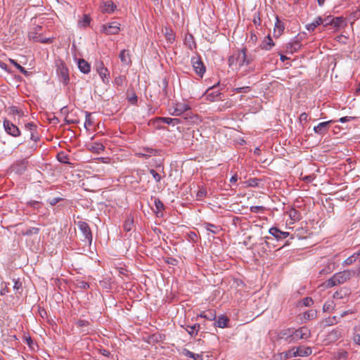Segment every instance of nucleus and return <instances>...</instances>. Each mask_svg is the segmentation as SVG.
I'll return each instance as SVG.
<instances>
[{
    "label": "nucleus",
    "mask_w": 360,
    "mask_h": 360,
    "mask_svg": "<svg viewBox=\"0 0 360 360\" xmlns=\"http://www.w3.org/2000/svg\"><path fill=\"white\" fill-rule=\"evenodd\" d=\"M76 324H77V327L82 328V327L86 326L89 324V322L85 320H79V321H77Z\"/></svg>",
    "instance_id": "62"
},
{
    "label": "nucleus",
    "mask_w": 360,
    "mask_h": 360,
    "mask_svg": "<svg viewBox=\"0 0 360 360\" xmlns=\"http://www.w3.org/2000/svg\"><path fill=\"white\" fill-rule=\"evenodd\" d=\"M199 329V325L195 324L193 326L191 327V330L188 331L191 335H197V332Z\"/></svg>",
    "instance_id": "58"
},
{
    "label": "nucleus",
    "mask_w": 360,
    "mask_h": 360,
    "mask_svg": "<svg viewBox=\"0 0 360 360\" xmlns=\"http://www.w3.org/2000/svg\"><path fill=\"white\" fill-rule=\"evenodd\" d=\"M4 128L6 132L13 136V137H18L20 135V131L19 128L14 124H13L11 121H9L7 119H5L4 120Z\"/></svg>",
    "instance_id": "8"
},
{
    "label": "nucleus",
    "mask_w": 360,
    "mask_h": 360,
    "mask_svg": "<svg viewBox=\"0 0 360 360\" xmlns=\"http://www.w3.org/2000/svg\"><path fill=\"white\" fill-rule=\"evenodd\" d=\"M33 39L35 41H39V42H41V43H43V44H49V43H51L52 41L50 38H41L40 36H33L32 37Z\"/></svg>",
    "instance_id": "45"
},
{
    "label": "nucleus",
    "mask_w": 360,
    "mask_h": 360,
    "mask_svg": "<svg viewBox=\"0 0 360 360\" xmlns=\"http://www.w3.org/2000/svg\"><path fill=\"white\" fill-rule=\"evenodd\" d=\"M359 257H360V250L359 251H357L356 252L354 253L352 255L347 257L344 261V264L345 265H351L354 262H356V259Z\"/></svg>",
    "instance_id": "31"
},
{
    "label": "nucleus",
    "mask_w": 360,
    "mask_h": 360,
    "mask_svg": "<svg viewBox=\"0 0 360 360\" xmlns=\"http://www.w3.org/2000/svg\"><path fill=\"white\" fill-rule=\"evenodd\" d=\"M150 173L153 175L156 182H160L162 177L161 176L153 169L150 170Z\"/></svg>",
    "instance_id": "52"
},
{
    "label": "nucleus",
    "mask_w": 360,
    "mask_h": 360,
    "mask_svg": "<svg viewBox=\"0 0 360 360\" xmlns=\"http://www.w3.org/2000/svg\"><path fill=\"white\" fill-rule=\"evenodd\" d=\"M190 110V106L184 103L172 102L168 106V111L173 116H180Z\"/></svg>",
    "instance_id": "5"
},
{
    "label": "nucleus",
    "mask_w": 360,
    "mask_h": 360,
    "mask_svg": "<svg viewBox=\"0 0 360 360\" xmlns=\"http://www.w3.org/2000/svg\"><path fill=\"white\" fill-rule=\"evenodd\" d=\"M75 224L82 234L83 238L81 240L90 245L92 243L93 236L89 225L83 221H75Z\"/></svg>",
    "instance_id": "4"
},
{
    "label": "nucleus",
    "mask_w": 360,
    "mask_h": 360,
    "mask_svg": "<svg viewBox=\"0 0 360 360\" xmlns=\"http://www.w3.org/2000/svg\"><path fill=\"white\" fill-rule=\"evenodd\" d=\"M101 10L102 13H112V3L111 1L104 3L101 6Z\"/></svg>",
    "instance_id": "38"
},
{
    "label": "nucleus",
    "mask_w": 360,
    "mask_h": 360,
    "mask_svg": "<svg viewBox=\"0 0 360 360\" xmlns=\"http://www.w3.org/2000/svg\"><path fill=\"white\" fill-rule=\"evenodd\" d=\"M160 120L165 124L171 125H176L181 123L179 118H171V117H161Z\"/></svg>",
    "instance_id": "34"
},
{
    "label": "nucleus",
    "mask_w": 360,
    "mask_h": 360,
    "mask_svg": "<svg viewBox=\"0 0 360 360\" xmlns=\"http://www.w3.org/2000/svg\"><path fill=\"white\" fill-rule=\"evenodd\" d=\"M200 316L210 321H214L217 318L215 311L212 309L201 312Z\"/></svg>",
    "instance_id": "18"
},
{
    "label": "nucleus",
    "mask_w": 360,
    "mask_h": 360,
    "mask_svg": "<svg viewBox=\"0 0 360 360\" xmlns=\"http://www.w3.org/2000/svg\"><path fill=\"white\" fill-rule=\"evenodd\" d=\"M276 27L278 30L279 34L284 30V26L278 20H277V22L276 23Z\"/></svg>",
    "instance_id": "64"
},
{
    "label": "nucleus",
    "mask_w": 360,
    "mask_h": 360,
    "mask_svg": "<svg viewBox=\"0 0 360 360\" xmlns=\"http://www.w3.org/2000/svg\"><path fill=\"white\" fill-rule=\"evenodd\" d=\"M114 269L116 270V271L118 273V276L120 277H122V275H126V273L127 272V270L122 266H116L114 267Z\"/></svg>",
    "instance_id": "49"
},
{
    "label": "nucleus",
    "mask_w": 360,
    "mask_h": 360,
    "mask_svg": "<svg viewBox=\"0 0 360 360\" xmlns=\"http://www.w3.org/2000/svg\"><path fill=\"white\" fill-rule=\"evenodd\" d=\"M29 162L26 159L19 160L15 162L11 166V169L12 172L17 174H22L27 168Z\"/></svg>",
    "instance_id": "7"
},
{
    "label": "nucleus",
    "mask_w": 360,
    "mask_h": 360,
    "mask_svg": "<svg viewBox=\"0 0 360 360\" xmlns=\"http://www.w3.org/2000/svg\"><path fill=\"white\" fill-rule=\"evenodd\" d=\"M302 303L305 307H309L313 304V300L311 297H307L302 299Z\"/></svg>",
    "instance_id": "50"
},
{
    "label": "nucleus",
    "mask_w": 360,
    "mask_h": 360,
    "mask_svg": "<svg viewBox=\"0 0 360 360\" xmlns=\"http://www.w3.org/2000/svg\"><path fill=\"white\" fill-rule=\"evenodd\" d=\"M248 186H251V187H256L258 186V179H250L248 181Z\"/></svg>",
    "instance_id": "57"
},
{
    "label": "nucleus",
    "mask_w": 360,
    "mask_h": 360,
    "mask_svg": "<svg viewBox=\"0 0 360 360\" xmlns=\"http://www.w3.org/2000/svg\"><path fill=\"white\" fill-rule=\"evenodd\" d=\"M229 321V319L227 316L221 315L218 317L217 319H215L214 321L213 324L215 326L219 327V328H224L227 326L228 323Z\"/></svg>",
    "instance_id": "16"
},
{
    "label": "nucleus",
    "mask_w": 360,
    "mask_h": 360,
    "mask_svg": "<svg viewBox=\"0 0 360 360\" xmlns=\"http://www.w3.org/2000/svg\"><path fill=\"white\" fill-rule=\"evenodd\" d=\"M40 231V229L37 227H30L26 230L24 233V235L26 236H32L33 234H38Z\"/></svg>",
    "instance_id": "44"
},
{
    "label": "nucleus",
    "mask_w": 360,
    "mask_h": 360,
    "mask_svg": "<svg viewBox=\"0 0 360 360\" xmlns=\"http://www.w3.org/2000/svg\"><path fill=\"white\" fill-rule=\"evenodd\" d=\"M10 112L13 115H20L21 113V110L15 106H12L10 108Z\"/></svg>",
    "instance_id": "61"
},
{
    "label": "nucleus",
    "mask_w": 360,
    "mask_h": 360,
    "mask_svg": "<svg viewBox=\"0 0 360 360\" xmlns=\"http://www.w3.org/2000/svg\"><path fill=\"white\" fill-rule=\"evenodd\" d=\"M301 39H302V37L300 35H297L292 42L287 44V46H286L287 51L292 53L296 52L298 50H300L302 46Z\"/></svg>",
    "instance_id": "9"
},
{
    "label": "nucleus",
    "mask_w": 360,
    "mask_h": 360,
    "mask_svg": "<svg viewBox=\"0 0 360 360\" xmlns=\"http://www.w3.org/2000/svg\"><path fill=\"white\" fill-rule=\"evenodd\" d=\"M333 17L331 15H328L327 17L323 18V27H326L328 25L332 26V19Z\"/></svg>",
    "instance_id": "51"
},
{
    "label": "nucleus",
    "mask_w": 360,
    "mask_h": 360,
    "mask_svg": "<svg viewBox=\"0 0 360 360\" xmlns=\"http://www.w3.org/2000/svg\"><path fill=\"white\" fill-rule=\"evenodd\" d=\"M119 58L122 63L124 65H129L131 63L129 52L128 50H122L121 51Z\"/></svg>",
    "instance_id": "20"
},
{
    "label": "nucleus",
    "mask_w": 360,
    "mask_h": 360,
    "mask_svg": "<svg viewBox=\"0 0 360 360\" xmlns=\"http://www.w3.org/2000/svg\"><path fill=\"white\" fill-rule=\"evenodd\" d=\"M191 63L195 73L200 77H202L205 72V66L201 58L199 56H193L191 58Z\"/></svg>",
    "instance_id": "6"
},
{
    "label": "nucleus",
    "mask_w": 360,
    "mask_h": 360,
    "mask_svg": "<svg viewBox=\"0 0 360 360\" xmlns=\"http://www.w3.org/2000/svg\"><path fill=\"white\" fill-rule=\"evenodd\" d=\"M250 212L253 213H259L264 212L265 210V207L263 206H252L250 208Z\"/></svg>",
    "instance_id": "47"
},
{
    "label": "nucleus",
    "mask_w": 360,
    "mask_h": 360,
    "mask_svg": "<svg viewBox=\"0 0 360 360\" xmlns=\"http://www.w3.org/2000/svg\"><path fill=\"white\" fill-rule=\"evenodd\" d=\"M127 100L130 103L133 105L137 103L138 97L133 89H131V91H129V89L127 90Z\"/></svg>",
    "instance_id": "35"
},
{
    "label": "nucleus",
    "mask_w": 360,
    "mask_h": 360,
    "mask_svg": "<svg viewBox=\"0 0 360 360\" xmlns=\"http://www.w3.org/2000/svg\"><path fill=\"white\" fill-rule=\"evenodd\" d=\"M308 115L306 112H303L300 115L299 120L300 122H306L307 121Z\"/></svg>",
    "instance_id": "63"
},
{
    "label": "nucleus",
    "mask_w": 360,
    "mask_h": 360,
    "mask_svg": "<svg viewBox=\"0 0 360 360\" xmlns=\"http://www.w3.org/2000/svg\"><path fill=\"white\" fill-rule=\"evenodd\" d=\"M207 195V191L205 188H200L197 193V198L198 200L205 197Z\"/></svg>",
    "instance_id": "55"
},
{
    "label": "nucleus",
    "mask_w": 360,
    "mask_h": 360,
    "mask_svg": "<svg viewBox=\"0 0 360 360\" xmlns=\"http://www.w3.org/2000/svg\"><path fill=\"white\" fill-rule=\"evenodd\" d=\"M355 119V117H351V116H345L340 118L338 120L341 123H345L346 122H349Z\"/></svg>",
    "instance_id": "60"
},
{
    "label": "nucleus",
    "mask_w": 360,
    "mask_h": 360,
    "mask_svg": "<svg viewBox=\"0 0 360 360\" xmlns=\"http://www.w3.org/2000/svg\"><path fill=\"white\" fill-rule=\"evenodd\" d=\"M236 59H237V54H233L229 57L228 63H229V67L233 68V66H236L237 65H238V60H236Z\"/></svg>",
    "instance_id": "41"
},
{
    "label": "nucleus",
    "mask_w": 360,
    "mask_h": 360,
    "mask_svg": "<svg viewBox=\"0 0 360 360\" xmlns=\"http://www.w3.org/2000/svg\"><path fill=\"white\" fill-rule=\"evenodd\" d=\"M203 226L207 231H210L214 234L218 233L221 230L219 226H215L214 224L210 223H205Z\"/></svg>",
    "instance_id": "32"
},
{
    "label": "nucleus",
    "mask_w": 360,
    "mask_h": 360,
    "mask_svg": "<svg viewBox=\"0 0 360 360\" xmlns=\"http://www.w3.org/2000/svg\"><path fill=\"white\" fill-rule=\"evenodd\" d=\"M184 44L190 50H193V49H195L196 47V44L194 40V37L191 34H189V33H187L185 35Z\"/></svg>",
    "instance_id": "13"
},
{
    "label": "nucleus",
    "mask_w": 360,
    "mask_h": 360,
    "mask_svg": "<svg viewBox=\"0 0 360 360\" xmlns=\"http://www.w3.org/2000/svg\"><path fill=\"white\" fill-rule=\"evenodd\" d=\"M36 339H22L23 343L27 345L30 349L36 352L39 349V345L35 341Z\"/></svg>",
    "instance_id": "21"
},
{
    "label": "nucleus",
    "mask_w": 360,
    "mask_h": 360,
    "mask_svg": "<svg viewBox=\"0 0 360 360\" xmlns=\"http://www.w3.org/2000/svg\"><path fill=\"white\" fill-rule=\"evenodd\" d=\"M355 276V270H345L335 274L332 278L326 281V287L332 288L335 285L342 284L351 279Z\"/></svg>",
    "instance_id": "1"
},
{
    "label": "nucleus",
    "mask_w": 360,
    "mask_h": 360,
    "mask_svg": "<svg viewBox=\"0 0 360 360\" xmlns=\"http://www.w3.org/2000/svg\"><path fill=\"white\" fill-rule=\"evenodd\" d=\"M91 22V18L88 15H84L83 18L78 22L79 27L85 28L88 27Z\"/></svg>",
    "instance_id": "37"
},
{
    "label": "nucleus",
    "mask_w": 360,
    "mask_h": 360,
    "mask_svg": "<svg viewBox=\"0 0 360 360\" xmlns=\"http://www.w3.org/2000/svg\"><path fill=\"white\" fill-rule=\"evenodd\" d=\"M289 217L293 221H298L302 219L301 213L295 208H292L288 212Z\"/></svg>",
    "instance_id": "26"
},
{
    "label": "nucleus",
    "mask_w": 360,
    "mask_h": 360,
    "mask_svg": "<svg viewBox=\"0 0 360 360\" xmlns=\"http://www.w3.org/2000/svg\"><path fill=\"white\" fill-rule=\"evenodd\" d=\"M332 27L338 29L343 26L345 18L343 17H335L332 19Z\"/></svg>",
    "instance_id": "30"
},
{
    "label": "nucleus",
    "mask_w": 360,
    "mask_h": 360,
    "mask_svg": "<svg viewBox=\"0 0 360 360\" xmlns=\"http://www.w3.org/2000/svg\"><path fill=\"white\" fill-rule=\"evenodd\" d=\"M274 43L271 37L269 35L264 39L260 46L262 49L270 50L274 46Z\"/></svg>",
    "instance_id": "24"
},
{
    "label": "nucleus",
    "mask_w": 360,
    "mask_h": 360,
    "mask_svg": "<svg viewBox=\"0 0 360 360\" xmlns=\"http://www.w3.org/2000/svg\"><path fill=\"white\" fill-rule=\"evenodd\" d=\"M134 227V218L131 216H128L124 220L123 224V229L126 232H129L132 230Z\"/></svg>",
    "instance_id": "25"
},
{
    "label": "nucleus",
    "mask_w": 360,
    "mask_h": 360,
    "mask_svg": "<svg viewBox=\"0 0 360 360\" xmlns=\"http://www.w3.org/2000/svg\"><path fill=\"white\" fill-rule=\"evenodd\" d=\"M295 355L294 352L292 353L290 349L286 352H282L274 356V360H287Z\"/></svg>",
    "instance_id": "23"
},
{
    "label": "nucleus",
    "mask_w": 360,
    "mask_h": 360,
    "mask_svg": "<svg viewBox=\"0 0 360 360\" xmlns=\"http://www.w3.org/2000/svg\"><path fill=\"white\" fill-rule=\"evenodd\" d=\"M250 91V87L248 86H242V87H238V88H234V89H232V91H233L234 93H243V94H246V93H248Z\"/></svg>",
    "instance_id": "43"
},
{
    "label": "nucleus",
    "mask_w": 360,
    "mask_h": 360,
    "mask_svg": "<svg viewBox=\"0 0 360 360\" xmlns=\"http://www.w3.org/2000/svg\"><path fill=\"white\" fill-rule=\"evenodd\" d=\"M333 122V121L330 120L319 123L317 126L314 127V132L319 134H323L326 133L329 127V124L332 123Z\"/></svg>",
    "instance_id": "12"
},
{
    "label": "nucleus",
    "mask_w": 360,
    "mask_h": 360,
    "mask_svg": "<svg viewBox=\"0 0 360 360\" xmlns=\"http://www.w3.org/2000/svg\"><path fill=\"white\" fill-rule=\"evenodd\" d=\"M62 200H63V198H60V197H57V198H53L49 199L48 200V202L51 205L53 206V205H56L58 202H60Z\"/></svg>",
    "instance_id": "53"
},
{
    "label": "nucleus",
    "mask_w": 360,
    "mask_h": 360,
    "mask_svg": "<svg viewBox=\"0 0 360 360\" xmlns=\"http://www.w3.org/2000/svg\"><path fill=\"white\" fill-rule=\"evenodd\" d=\"M58 160L62 163L68 164V156L63 152H60L57 155Z\"/></svg>",
    "instance_id": "40"
},
{
    "label": "nucleus",
    "mask_w": 360,
    "mask_h": 360,
    "mask_svg": "<svg viewBox=\"0 0 360 360\" xmlns=\"http://www.w3.org/2000/svg\"><path fill=\"white\" fill-rule=\"evenodd\" d=\"M114 84L120 87V90H124L127 84V81L124 76H120L114 79Z\"/></svg>",
    "instance_id": "19"
},
{
    "label": "nucleus",
    "mask_w": 360,
    "mask_h": 360,
    "mask_svg": "<svg viewBox=\"0 0 360 360\" xmlns=\"http://www.w3.org/2000/svg\"><path fill=\"white\" fill-rule=\"evenodd\" d=\"M269 233L272 235L277 240H280L286 238L289 236L288 232H285L279 230L276 227H271L269 231Z\"/></svg>",
    "instance_id": "11"
},
{
    "label": "nucleus",
    "mask_w": 360,
    "mask_h": 360,
    "mask_svg": "<svg viewBox=\"0 0 360 360\" xmlns=\"http://www.w3.org/2000/svg\"><path fill=\"white\" fill-rule=\"evenodd\" d=\"M98 74L102 79L103 82L105 84H108L110 82V72L104 67L98 69Z\"/></svg>",
    "instance_id": "17"
},
{
    "label": "nucleus",
    "mask_w": 360,
    "mask_h": 360,
    "mask_svg": "<svg viewBox=\"0 0 360 360\" xmlns=\"http://www.w3.org/2000/svg\"><path fill=\"white\" fill-rule=\"evenodd\" d=\"M78 68L84 74H87L91 70V66L89 63L84 59H79Z\"/></svg>",
    "instance_id": "14"
},
{
    "label": "nucleus",
    "mask_w": 360,
    "mask_h": 360,
    "mask_svg": "<svg viewBox=\"0 0 360 360\" xmlns=\"http://www.w3.org/2000/svg\"><path fill=\"white\" fill-rule=\"evenodd\" d=\"M30 139L34 141V143L31 146L30 148L32 150H35L37 148V142L40 140V137L37 133V131L30 132Z\"/></svg>",
    "instance_id": "29"
},
{
    "label": "nucleus",
    "mask_w": 360,
    "mask_h": 360,
    "mask_svg": "<svg viewBox=\"0 0 360 360\" xmlns=\"http://www.w3.org/2000/svg\"><path fill=\"white\" fill-rule=\"evenodd\" d=\"M319 25H316L315 21L306 25V29L309 32H313Z\"/></svg>",
    "instance_id": "54"
},
{
    "label": "nucleus",
    "mask_w": 360,
    "mask_h": 360,
    "mask_svg": "<svg viewBox=\"0 0 360 360\" xmlns=\"http://www.w3.org/2000/svg\"><path fill=\"white\" fill-rule=\"evenodd\" d=\"M290 351L292 353L294 352L295 355L293 356H307L311 354V348L304 346L292 348Z\"/></svg>",
    "instance_id": "10"
},
{
    "label": "nucleus",
    "mask_w": 360,
    "mask_h": 360,
    "mask_svg": "<svg viewBox=\"0 0 360 360\" xmlns=\"http://www.w3.org/2000/svg\"><path fill=\"white\" fill-rule=\"evenodd\" d=\"M77 285L78 288H79L81 289H86L89 287L88 283L83 281H78Z\"/></svg>",
    "instance_id": "59"
},
{
    "label": "nucleus",
    "mask_w": 360,
    "mask_h": 360,
    "mask_svg": "<svg viewBox=\"0 0 360 360\" xmlns=\"http://www.w3.org/2000/svg\"><path fill=\"white\" fill-rule=\"evenodd\" d=\"M237 59L238 62V67H242L245 65L246 61V48H243L240 51H238L237 53Z\"/></svg>",
    "instance_id": "15"
},
{
    "label": "nucleus",
    "mask_w": 360,
    "mask_h": 360,
    "mask_svg": "<svg viewBox=\"0 0 360 360\" xmlns=\"http://www.w3.org/2000/svg\"><path fill=\"white\" fill-rule=\"evenodd\" d=\"M56 74L60 82L66 86L70 82L69 70L65 62L60 59L56 60Z\"/></svg>",
    "instance_id": "3"
},
{
    "label": "nucleus",
    "mask_w": 360,
    "mask_h": 360,
    "mask_svg": "<svg viewBox=\"0 0 360 360\" xmlns=\"http://www.w3.org/2000/svg\"><path fill=\"white\" fill-rule=\"evenodd\" d=\"M279 338H309L310 330L307 327H300L298 329L284 328L278 334Z\"/></svg>",
    "instance_id": "2"
},
{
    "label": "nucleus",
    "mask_w": 360,
    "mask_h": 360,
    "mask_svg": "<svg viewBox=\"0 0 360 360\" xmlns=\"http://www.w3.org/2000/svg\"><path fill=\"white\" fill-rule=\"evenodd\" d=\"M27 205L34 209H38L39 206L41 205V202L37 200H30L27 202Z\"/></svg>",
    "instance_id": "48"
},
{
    "label": "nucleus",
    "mask_w": 360,
    "mask_h": 360,
    "mask_svg": "<svg viewBox=\"0 0 360 360\" xmlns=\"http://www.w3.org/2000/svg\"><path fill=\"white\" fill-rule=\"evenodd\" d=\"M85 122L84 127L86 130H90L92 127H94V121L91 118V113L85 111Z\"/></svg>",
    "instance_id": "28"
},
{
    "label": "nucleus",
    "mask_w": 360,
    "mask_h": 360,
    "mask_svg": "<svg viewBox=\"0 0 360 360\" xmlns=\"http://www.w3.org/2000/svg\"><path fill=\"white\" fill-rule=\"evenodd\" d=\"M154 204H155V207L156 209V210L155 211L156 215L158 217H160V216L162 217V214L161 213L160 214V213L161 212L162 210H163L165 209V205H164L163 202L159 198H155Z\"/></svg>",
    "instance_id": "27"
},
{
    "label": "nucleus",
    "mask_w": 360,
    "mask_h": 360,
    "mask_svg": "<svg viewBox=\"0 0 360 360\" xmlns=\"http://www.w3.org/2000/svg\"><path fill=\"white\" fill-rule=\"evenodd\" d=\"M214 88L215 86H213L212 87L207 89L206 92L207 98L211 101H214L221 95V93L219 91H214Z\"/></svg>",
    "instance_id": "22"
},
{
    "label": "nucleus",
    "mask_w": 360,
    "mask_h": 360,
    "mask_svg": "<svg viewBox=\"0 0 360 360\" xmlns=\"http://www.w3.org/2000/svg\"><path fill=\"white\" fill-rule=\"evenodd\" d=\"M112 26L111 23H109L108 25H103L101 27V32L106 34H112Z\"/></svg>",
    "instance_id": "42"
},
{
    "label": "nucleus",
    "mask_w": 360,
    "mask_h": 360,
    "mask_svg": "<svg viewBox=\"0 0 360 360\" xmlns=\"http://www.w3.org/2000/svg\"><path fill=\"white\" fill-rule=\"evenodd\" d=\"M9 61L20 71V73L23 74L24 75H28V72L22 66L18 64L14 59H9Z\"/></svg>",
    "instance_id": "39"
},
{
    "label": "nucleus",
    "mask_w": 360,
    "mask_h": 360,
    "mask_svg": "<svg viewBox=\"0 0 360 360\" xmlns=\"http://www.w3.org/2000/svg\"><path fill=\"white\" fill-rule=\"evenodd\" d=\"M317 316V311L316 309H309L305 311L303 314L304 319L305 320H311L314 319Z\"/></svg>",
    "instance_id": "36"
},
{
    "label": "nucleus",
    "mask_w": 360,
    "mask_h": 360,
    "mask_svg": "<svg viewBox=\"0 0 360 360\" xmlns=\"http://www.w3.org/2000/svg\"><path fill=\"white\" fill-rule=\"evenodd\" d=\"M25 128L26 130L30 132L37 131V126L33 122H29L25 125Z\"/></svg>",
    "instance_id": "46"
},
{
    "label": "nucleus",
    "mask_w": 360,
    "mask_h": 360,
    "mask_svg": "<svg viewBox=\"0 0 360 360\" xmlns=\"http://www.w3.org/2000/svg\"><path fill=\"white\" fill-rule=\"evenodd\" d=\"M182 354L187 357L193 359L194 360H203L201 354H194L186 349H184L182 351Z\"/></svg>",
    "instance_id": "33"
},
{
    "label": "nucleus",
    "mask_w": 360,
    "mask_h": 360,
    "mask_svg": "<svg viewBox=\"0 0 360 360\" xmlns=\"http://www.w3.org/2000/svg\"><path fill=\"white\" fill-rule=\"evenodd\" d=\"M165 37L169 43H173L175 40V36L172 32L166 33Z\"/></svg>",
    "instance_id": "56"
}]
</instances>
